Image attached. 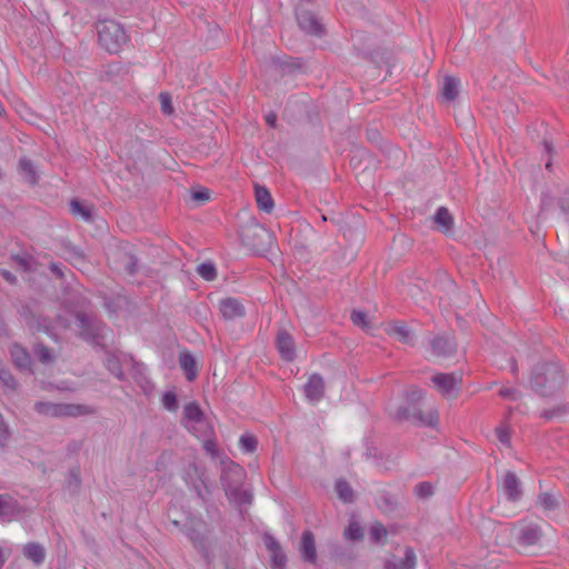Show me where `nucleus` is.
<instances>
[{
	"label": "nucleus",
	"mask_w": 569,
	"mask_h": 569,
	"mask_svg": "<svg viewBox=\"0 0 569 569\" xmlns=\"http://www.w3.org/2000/svg\"><path fill=\"white\" fill-rule=\"evenodd\" d=\"M496 435L502 445H510V433L507 427L499 426L496 428Z\"/></svg>",
	"instance_id": "3c124183"
},
{
	"label": "nucleus",
	"mask_w": 569,
	"mask_h": 569,
	"mask_svg": "<svg viewBox=\"0 0 569 569\" xmlns=\"http://www.w3.org/2000/svg\"><path fill=\"white\" fill-rule=\"evenodd\" d=\"M543 147H545L546 152H547L548 154H551V152H552V146H551V143L545 140V141H543Z\"/></svg>",
	"instance_id": "e2e57ef3"
},
{
	"label": "nucleus",
	"mask_w": 569,
	"mask_h": 569,
	"mask_svg": "<svg viewBox=\"0 0 569 569\" xmlns=\"http://www.w3.org/2000/svg\"><path fill=\"white\" fill-rule=\"evenodd\" d=\"M231 472H227L222 477V487L228 499L237 506H249L252 502V495L243 489L241 485L232 486L229 482V476Z\"/></svg>",
	"instance_id": "9d476101"
},
{
	"label": "nucleus",
	"mask_w": 569,
	"mask_h": 569,
	"mask_svg": "<svg viewBox=\"0 0 569 569\" xmlns=\"http://www.w3.org/2000/svg\"><path fill=\"white\" fill-rule=\"evenodd\" d=\"M198 273L207 281H211L217 277V270L213 263L203 262L197 268Z\"/></svg>",
	"instance_id": "58836bf2"
},
{
	"label": "nucleus",
	"mask_w": 569,
	"mask_h": 569,
	"mask_svg": "<svg viewBox=\"0 0 569 569\" xmlns=\"http://www.w3.org/2000/svg\"><path fill=\"white\" fill-rule=\"evenodd\" d=\"M0 276L10 284L17 283V277L6 269H0Z\"/></svg>",
	"instance_id": "13d9d810"
},
{
	"label": "nucleus",
	"mask_w": 569,
	"mask_h": 569,
	"mask_svg": "<svg viewBox=\"0 0 569 569\" xmlns=\"http://www.w3.org/2000/svg\"><path fill=\"white\" fill-rule=\"evenodd\" d=\"M179 365L184 372L188 381H193L198 376L197 361L194 357L188 352H181L179 356Z\"/></svg>",
	"instance_id": "393cba45"
},
{
	"label": "nucleus",
	"mask_w": 569,
	"mask_h": 569,
	"mask_svg": "<svg viewBox=\"0 0 569 569\" xmlns=\"http://www.w3.org/2000/svg\"><path fill=\"white\" fill-rule=\"evenodd\" d=\"M503 491L509 501H518L522 496V489L519 478L515 472L508 471L503 477Z\"/></svg>",
	"instance_id": "a211bd4d"
},
{
	"label": "nucleus",
	"mask_w": 569,
	"mask_h": 569,
	"mask_svg": "<svg viewBox=\"0 0 569 569\" xmlns=\"http://www.w3.org/2000/svg\"><path fill=\"white\" fill-rule=\"evenodd\" d=\"M557 207L563 214H569V194H565L557 199Z\"/></svg>",
	"instance_id": "864d4df0"
},
{
	"label": "nucleus",
	"mask_w": 569,
	"mask_h": 569,
	"mask_svg": "<svg viewBox=\"0 0 569 569\" xmlns=\"http://www.w3.org/2000/svg\"><path fill=\"white\" fill-rule=\"evenodd\" d=\"M192 199L196 201H207L210 199V192L207 188H199L197 190H192L191 192Z\"/></svg>",
	"instance_id": "603ef678"
},
{
	"label": "nucleus",
	"mask_w": 569,
	"mask_h": 569,
	"mask_svg": "<svg viewBox=\"0 0 569 569\" xmlns=\"http://www.w3.org/2000/svg\"><path fill=\"white\" fill-rule=\"evenodd\" d=\"M538 505L547 511L555 510L558 507V500L557 498L549 493V492H542L538 496Z\"/></svg>",
	"instance_id": "4c0bfd02"
},
{
	"label": "nucleus",
	"mask_w": 569,
	"mask_h": 569,
	"mask_svg": "<svg viewBox=\"0 0 569 569\" xmlns=\"http://www.w3.org/2000/svg\"><path fill=\"white\" fill-rule=\"evenodd\" d=\"M263 543L270 553V568L271 569H286L287 555L281 548L279 541L270 533L263 535Z\"/></svg>",
	"instance_id": "6e6552de"
},
{
	"label": "nucleus",
	"mask_w": 569,
	"mask_h": 569,
	"mask_svg": "<svg viewBox=\"0 0 569 569\" xmlns=\"http://www.w3.org/2000/svg\"><path fill=\"white\" fill-rule=\"evenodd\" d=\"M426 392L418 388V387H413L409 392H408V396L407 398L410 400V401H418L420 399H422L425 397Z\"/></svg>",
	"instance_id": "5fc2aeb1"
},
{
	"label": "nucleus",
	"mask_w": 569,
	"mask_h": 569,
	"mask_svg": "<svg viewBox=\"0 0 569 569\" xmlns=\"http://www.w3.org/2000/svg\"><path fill=\"white\" fill-rule=\"evenodd\" d=\"M299 551L305 562L316 565L318 560L316 539L311 530H305L300 538Z\"/></svg>",
	"instance_id": "ddd939ff"
},
{
	"label": "nucleus",
	"mask_w": 569,
	"mask_h": 569,
	"mask_svg": "<svg viewBox=\"0 0 569 569\" xmlns=\"http://www.w3.org/2000/svg\"><path fill=\"white\" fill-rule=\"evenodd\" d=\"M363 536V529L358 521H351L343 531L345 539L350 541H360Z\"/></svg>",
	"instance_id": "72a5a7b5"
},
{
	"label": "nucleus",
	"mask_w": 569,
	"mask_h": 569,
	"mask_svg": "<svg viewBox=\"0 0 569 569\" xmlns=\"http://www.w3.org/2000/svg\"><path fill=\"white\" fill-rule=\"evenodd\" d=\"M297 21L302 31L315 37H322L326 33L325 26L310 11L303 10L297 13Z\"/></svg>",
	"instance_id": "9b49d317"
},
{
	"label": "nucleus",
	"mask_w": 569,
	"mask_h": 569,
	"mask_svg": "<svg viewBox=\"0 0 569 569\" xmlns=\"http://www.w3.org/2000/svg\"><path fill=\"white\" fill-rule=\"evenodd\" d=\"M456 350L457 343L449 336L437 335L429 342V351L432 357L448 358L455 355Z\"/></svg>",
	"instance_id": "1a4fd4ad"
},
{
	"label": "nucleus",
	"mask_w": 569,
	"mask_h": 569,
	"mask_svg": "<svg viewBox=\"0 0 569 569\" xmlns=\"http://www.w3.org/2000/svg\"><path fill=\"white\" fill-rule=\"evenodd\" d=\"M276 347L286 361H293L296 358V343L293 337L287 330H280L276 338Z\"/></svg>",
	"instance_id": "4468645a"
},
{
	"label": "nucleus",
	"mask_w": 569,
	"mask_h": 569,
	"mask_svg": "<svg viewBox=\"0 0 569 569\" xmlns=\"http://www.w3.org/2000/svg\"><path fill=\"white\" fill-rule=\"evenodd\" d=\"M34 355L42 363H50L54 360V355L50 348L44 346L43 343H37L34 346Z\"/></svg>",
	"instance_id": "e433bc0d"
},
{
	"label": "nucleus",
	"mask_w": 569,
	"mask_h": 569,
	"mask_svg": "<svg viewBox=\"0 0 569 569\" xmlns=\"http://www.w3.org/2000/svg\"><path fill=\"white\" fill-rule=\"evenodd\" d=\"M416 553L411 547L405 549V558L402 560L388 559L385 562V569H415Z\"/></svg>",
	"instance_id": "412c9836"
},
{
	"label": "nucleus",
	"mask_w": 569,
	"mask_h": 569,
	"mask_svg": "<svg viewBox=\"0 0 569 569\" xmlns=\"http://www.w3.org/2000/svg\"><path fill=\"white\" fill-rule=\"evenodd\" d=\"M459 84L460 80L458 78H455L452 76H446L443 78V86L441 90L442 97L447 101H453L458 97Z\"/></svg>",
	"instance_id": "cd10ccee"
},
{
	"label": "nucleus",
	"mask_w": 569,
	"mask_h": 569,
	"mask_svg": "<svg viewBox=\"0 0 569 569\" xmlns=\"http://www.w3.org/2000/svg\"><path fill=\"white\" fill-rule=\"evenodd\" d=\"M231 472L229 476V482L232 483V486L241 485L242 479L244 477V471L239 465H232L226 469H223L220 480L222 481V477L227 473Z\"/></svg>",
	"instance_id": "f704fd0d"
},
{
	"label": "nucleus",
	"mask_w": 569,
	"mask_h": 569,
	"mask_svg": "<svg viewBox=\"0 0 569 569\" xmlns=\"http://www.w3.org/2000/svg\"><path fill=\"white\" fill-rule=\"evenodd\" d=\"M11 259L14 261L17 266H19L23 271L31 270V258L28 256L13 254Z\"/></svg>",
	"instance_id": "8fccbe9b"
},
{
	"label": "nucleus",
	"mask_w": 569,
	"mask_h": 569,
	"mask_svg": "<svg viewBox=\"0 0 569 569\" xmlns=\"http://www.w3.org/2000/svg\"><path fill=\"white\" fill-rule=\"evenodd\" d=\"M19 170L27 178L31 184H37L39 177L34 169L33 162L28 158H21L19 160Z\"/></svg>",
	"instance_id": "c756f323"
},
{
	"label": "nucleus",
	"mask_w": 569,
	"mask_h": 569,
	"mask_svg": "<svg viewBox=\"0 0 569 569\" xmlns=\"http://www.w3.org/2000/svg\"><path fill=\"white\" fill-rule=\"evenodd\" d=\"M0 381L3 383L4 387H7L9 390H16L17 389V380L3 366H0Z\"/></svg>",
	"instance_id": "37998d69"
},
{
	"label": "nucleus",
	"mask_w": 569,
	"mask_h": 569,
	"mask_svg": "<svg viewBox=\"0 0 569 569\" xmlns=\"http://www.w3.org/2000/svg\"><path fill=\"white\" fill-rule=\"evenodd\" d=\"M240 448L244 452H254L258 447V440L253 435H243L239 440Z\"/></svg>",
	"instance_id": "a19ab883"
},
{
	"label": "nucleus",
	"mask_w": 569,
	"mask_h": 569,
	"mask_svg": "<svg viewBox=\"0 0 569 569\" xmlns=\"http://www.w3.org/2000/svg\"><path fill=\"white\" fill-rule=\"evenodd\" d=\"M58 321H59V325L62 326L63 328L69 327L68 322H62V319L59 318Z\"/></svg>",
	"instance_id": "338daca9"
},
{
	"label": "nucleus",
	"mask_w": 569,
	"mask_h": 569,
	"mask_svg": "<svg viewBox=\"0 0 569 569\" xmlns=\"http://www.w3.org/2000/svg\"><path fill=\"white\" fill-rule=\"evenodd\" d=\"M130 261L126 266V270L129 274H134L137 272V259L134 257L129 258Z\"/></svg>",
	"instance_id": "bf43d9fd"
},
{
	"label": "nucleus",
	"mask_w": 569,
	"mask_h": 569,
	"mask_svg": "<svg viewBox=\"0 0 569 569\" xmlns=\"http://www.w3.org/2000/svg\"><path fill=\"white\" fill-rule=\"evenodd\" d=\"M186 537L190 540L193 548L199 551L207 563L212 561V553L209 543L210 529L202 518H190L181 527Z\"/></svg>",
	"instance_id": "7ed1b4c3"
},
{
	"label": "nucleus",
	"mask_w": 569,
	"mask_h": 569,
	"mask_svg": "<svg viewBox=\"0 0 569 569\" xmlns=\"http://www.w3.org/2000/svg\"><path fill=\"white\" fill-rule=\"evenodd\" d=\"M49 269L57 278H59V279L64 278L62 263L52 262V263H50Z\"/></svg>",
	"instance_id": "6e6d98bb"
},
{
	"label": "nucleus",
	"mask_w": 569,
	"mask_h": 569,
	"mask_svg": "<svg viewBox=\"0 0 569 569\" xmlns=\"http://www.w3.org/2000/svg\"><path fill=\"white\" fill-rule=\"evenodd\" d=\"M94 28L98 44L111 54L120 52L129 41V36L123 26L113 19H99Z\"/></svg>",
	"instance_id": "f03ea898"
},
{
	"label": "nucleus",
	"mask_w": 569,
	"mask_h": 569,
	"mask_svg": "<svg viewBox=\"0 0 569 569\" xmlns=\"http://www.w3.org/2000/svg\"><path fill=\"white\" fill-rule=\"evenodd\" d=\"M351 321L355 326L366 328L368 327L367 313L359 310H353L351 313Z\"/></svg>",
	"instance_id": "de8ad7c7"
},
{
	"label": "nucleus",
	"mask_w": 569,
	"mask_h": 569,
	"mask_svg": "<svg viewBox=\"0 0 569 569\" xmlns=\"http://www.w3.org/2000/svg\"><path fill=\"white\" fill-rule=\"evenodd\" d=\"M161 403L168 411H177L179 408L177 395L173 391H166L162 396Z\"/></svg>",
	"instance_id": "79ce46f5"
},
{
	"label": "nucleus",
	"mask_w": 569,
	"mask_h": 569,
	"mask_svg": "<svg viewBox=\"0 0 569 569\" xmlns=\"http://www.w3.org/2000/svg\"><path fill=\"white\" fill-rule=\"evenodd\" d=\"M335 489H336L338 497L343 502H352L353 501V498H355L353 490L350 487L349 482L346 481L345 479L337 480Z\"/></svg>",
	"instance_id": "473e14b6"
},
{
	"label": "nucleus",
	"mask_w": 569,
	"mask_h": 569,
	"mask_svg": "<svg viewBox=\"0 0 569 569\" xmlns=\"http://www.w3.org/2000/svg\"><path fill=\"white\" fill-rule=\"evenodd\" d=\"M389 336L396 337L400 342L409 346L415 345L411 330L402 322H393L387 329Z\"/></svg>",
	"instance_id": "5701e85b"
},
{
	"label": "nucleus",
	"mask_w": 569,
	"mask_h": 569,
	"mask_svg": "<svg viewBox=\"0 0 569 569\" xmlns=\"http://www.w3.org/2000/svg\"><path fill=\"white\" fill-rule=\"evenodd\" d=\"M20 513V506L17 500L7 495H0V519L11 520Z\"/></svg>",
	"instance_id": "4be33fe9"
},
{
	"label": "nucleus",
	"mask_w": 569,
	"mask_h": 569,
	"mask_svg": "<svg viewBox=\"0 0 569 569\" xmlns=\"http://www.w3.org/2000/svg\"><path fill=\"white\" fill-rule=\"evenodd\" d=\"M22 552L27 559L31 560L37 566L44 562L46 550L38 542H29V543L24 545Z\"/></svg>",
	"instance_id": "a878e982"
},
{
	"label": "nucleus",
	"mask_w": 569,
	"mask_h": 569,
	"mask_svg": "<svg viewBox=\"0 0 569 569\" xmlns=\"http://www.w3.org/2000/svg\"><path fill=\"white\" fill-rule=\"evenodd\" d=\"M194 471L198 478L192 482L191 488L196 492L197 497L202 501V503L207 505L212 499L211 486L204 478L203 472H198V468L196 466Z\"/></svg>",
	"instance_id": "6ab92c4d"
},
{
	"label": "nucleus",
	"mask_w": 569,
	"mask_h": 569,
	"mask_svg": "<svg viewBox=\"0 0 569 569\" xmlns=\"http://www.w3.org/2000/svg\"><path fill=\"white\" fill-rule=\"evenodd\" d=\"M557 204V200L549 193H545L541 198L539 216L547 214Z\"/></svg>",
	"instance_id": "a18cd8bd"
},
{
	"label": "nucleus",
	"mask_w": 569,
	"mask_h": 569,
	"mask_svg": "<svg viewBox=\"0 0 569 569\" xmlns=\"http://www.w3.org/2000/svg\"><path fill=\"white\" fill-rule=\"evenodd\" d=\"M397 506H398L397 499L387 491L381 492L377 499V507L383 513H389V512L395 511L397 509Z\"/></svg>",
	"instance_id": "2f4dec72"
},
{
	"label": "nucleus",
	"mask_w": 569,
	"mask_h": 569,
	"mask_svg": "<svg viewBox=\"0 0 569 569\" xmlns=\"http://www.w3.org/2000/svg\"><path fill=\"white\" fill-rule=\"evenodd\" d=\"M542 537L541 527L537 523L522 525L517 535V542L521 547H531L537 545Z\"/></svg>",
	"instance_id": "f8f14e48"
},
{
	"label": "nucleus",
	"mask_w": 569,
	"mask_h": 569,
	"mask_svg": "<svg viewBox=\"0 0 569 569\" xmlns=\"http://www.w3.org/2000/svg\"><path fill=\"white\" fill-rule=\"evenodd\" d=\"M159 101H160L161 111L163 114L170 116L173 113L174 109L172 106V99H171L170 93L161 92L159 94Z\"/></svg>",
	"instance_id": "c03bdc74"
},
{
	"label": "nucleus",
	"mask_w": 569,
	"mask_h": 569,
	"mask_svg": "<svg viewBox=\"0 0 569 569\" xmlns=\"http://www.w3.org/2000/svg\"><path fill=\"white\" fill-rule=\"evenodd\" d=\"M435 222L442 228L443 232L450 231L453 226L452 216L446 207H440L437 209L435 214Z\"/></svg>",
	"instance_id": "7c9ffc66"
},
{
	"label": "nucleus",
	"mask_w": 569,
	"mask_h": 569,
	"mask_svg": "<svg viewBox=\"0 0 569 569\" xmlns=\"http://www.w3.org/2000/svg\"><path fill=\"white\" fill-rule=\"evenodd\" d=\"M74 317L78 326V336L94 346H102L104 331L107 330L106 323L96 315L83 311H77Z\"/></svg>",
	"instance_id": "20e7f679"
},
{
	"label": "nucleus",
	"mask_w": 569,
	"mask_h": 569,
	"mask_svg": "<svg viewBox=\"0 0 569 569\" xmlns=\"http://www.w3.org/2000/svg\"><path fill=\"white\" fill-rule=\"evenodd\" d=\"M220 312L226 320H234L246 315L243 305L236 298H226L220 301Z\"/></svg>",
	"instance_id": "f3484780"
},
{
	"label": "nucleus",
	"mask_w": 569,
	"mask_h": 569,
	"mask_svg": "<svg viewBox=\"0 0 569 569\" xmlns=\"http://www.w3.org/2000/svg\"><path fill=\"white\" fill-rule=\"evenodd\" d=\"M499 395L502 398L510 399V400H518L521 397V392L517 388L512 387H503L499 390Z\"/></svg>",
	"instance_id": "09e8293b"
},
{
	"label": "nucleus",
	"mask_w": 569,
	"mask_h": 569,
	"mask_svg": "<svg viewBox=\"0 0 569 569\" xmlns=\"http://www.w3.org/2000/svg\"><path fill=\"white\" fill-rule=\"evenodd\" d=\"M266 122L271 128H276L277 126V114L274 112H270L266 116Z\"/></svg>",
	"instance_id": "680f3d73"
},
{
	"label": "nucleus",
	"mask_w": 569,
	"mask_h": 569,
	"mask_svg": "<svg viewBox=\"0 0 569 569\" xmlns=\"http://www.w3.org/2000/svg\"><path fill=\"white\" fill-rule=\"evenodd\" d=\"M397 416L400 420H413L416 423L426 427H437L439 423V413L435 408L423 412L419 409H415L412 412L408 408H399Z\"/></svg>",
	"instance_id": "0eeeda50"
},
{
	"label": "nucleus",
	"mask_w": 569,
	"mask_h": 569,
	"mask_svg": "<svg viewBox=\"0 0 569 569\" xmlns=\"http://www.w3.org/2000/svg\"><path fill=\"white\" fill-rule=\"evenodd\" d=\"M4 562H6V558H4L2 549L0 548V569L3 567Z\"/></svg>",
	"instance_id": "69168bd1"
},
{
	"label": "nucleus",
	"mask_w": 569,
	"mask_h": 569,
	"mask_svg": "<svg viewBox=\"0 0 569 569\" xmlns=\"http://www.w3.org/2000/svg\"><path fill=\"white\" fill-rule=\"evenodd\" d=\"M10 356L13 365L21 370H29L31 366V357L27 349L19 343H12L10 346Z\"/></svg>",
	"instance_id": "aec40b11"
},
{
	"label": "nucleus",
	"mask_w": 569,
	"mask_h": 569,
	"mask_svg": "<svg viewBox=\"0 0 569 569\" xmlns=\"http://www.w3.org/2000/svg\"><path fill=\"white\" fill-rule=\"evenodd\" d=\"M34 411L41 416L53 418L89 416L96 412L92 407L86 405L54 403L49 401L36 402Z\"/></svg>",
	"instance_id": "39448f33"
},
{
	"label": "nucleus",
	"mask_w": 569,
	"mask_h": 569,
	"mask_svg": "<svg viewBox=\"0 0 569 569\" xmlns=\"http://www.w3.org/2000/svg\"><path fill=\"white\" fill-rule=\"evenodd\" d=\"M70 211L73 216H80L84 221L92 220V206L86 204L78 199L70 201Z\"/></svg>",
	"instance_id": "c85d7f7f"
},
{
	"label": "nucleus",
	"mask_w": 569,
	"mask_h": 569,
	"mask_svg": "<svg viewBox=\"0 0 569 569\" xmlns=\"http://www.w3.org/2000/svg\"><path fill=\"white\" fill-rule=\"evenodd\" d=\"M388 535V531L386 527L381 522H375L369 530V539L371 543L377 545L379 543L383 538H386Z\"/></svg>",
	"instance_id": "c9c22d12"
},
{
	"label": "nucleus",
	"mask_w": 569,
	"mask_h": 569,
	"mask_svg": "<svg viewBox=\"0 0 569 569\" xmlns=\"http://www.w3.org/2000/svg\"><path fill=\"white\" fill-rule=\"evenodd\" d=\"M511 371L513 375H518V365L515 359H511Z\"/></svg>",
	"instance_id": "0e129e2a"
},
{
	"label": "nucleus",
	"mask_w": 569,
	"mask_h": 569,
	"mask_svg": "<svg viewBox=\"0 0 569 569\" xmlns=\"http://www.w3.org/2000/svg\"><path fill=\"white\" fill-rule=\"evenodd\" d=\"M70 478H71V482L74 483V487L79 488V486L81 483V479H80L79 470L78 469H74V470L70 471Z\"/></svg>",
	"instance_id": "052dcab7"
},
{
	"label": "nucleus",
	"mask_w": 569,
	"mask_h": 569,
	"mask_svg": "<svg viewBox=\"0 0 569 569\" xmlns=\"http://www.w3.org/2000/svg\"><path fill=\"white\" fill-rule=\"evenodd\" d=\"M551 166H552V163H551V159L549 158V159H548V161L546 162V168H547L548 170H550V169H551Z\"/></svg>",
	"instance_id": "774afa93"
},
{
	"label": "nucleus",
	"mask_w": 569,
	"mask_h": 569,
	"mask_svg": "<svg viewBox=\"0 0 569 569\" xmlns=\"http://www.w3.org/2000/svg\"><path fill=\"white\" fill-rule=\"evenodd\" d=\"M305 395L308 400L317 402L325 396V381L319 373H313L309 377L305 385Z\"/></svg>",
	"instance_id": "dca6fc26"
},
{
	"label": "nucleus",
	"mask_w": 569,
	"mask_h": 569,
	"mask_svg": "<svg viewBox=\"0 0 569 569\" xmlns=\"http://www.w3.org/2000/svg\"><path fill=\"white\" fill-rule=\"evenodd\" d=\"M413 492L419 499H427L433 495V486L431 482L422 481L416 485Z\"/></svg>",
	"instance_id": "ea45409f"
},
{
	"label": "nucleus",
	"mask_w": 569,
	"mask_h": 569,
	"mask_svg": "<svg viewBox=\"0 0 569 569\" xmlns=\"http://www.w3.org/2000/svg\"><path fill=\"white\" fill-rule=\"evenodd\" d=\"M431 381L442 396H450L458 383L461 382V376L456 373H437L431 378Z\"/></svg>",
	"instance_id": "2eb2a0df"
},
{
	"label": "nucleus",
	"mask_w": 569,
	"mask_h": 569,
	"mask_svg": "<svg viewBox=\"0 0 569 569\" xmlns=\"http://www.w3.org/2000/svg\"><path fill=\"white\" fill-rule=\"evenodd\" d=\"M254 196L257 206L266 213H270L274 208V202L270 191L264 186H254Z\"/></svg>",
	"instance_id": "b1692460"
},
{
	"label": "nucleus",
	"mask_w": 569,
	"mask_h": 569,
	"mask_svg": "<svg viewBox=\"0 0 569 569\" xmlns=\"http://www.w3.org/2000/svg\"><path fill=\"white\" fill-rule=\"evenodd\" d=\"M104 367L118 380H120V381L126 380V375L122 370L121 361L116 353H113L111 351H106Z\"/></svg>",
	"instance_id": "bb28decb"
},
{
	"label": "nucleus",
	"mask_w": 569,
	"mask_h": 569,
	"mask_svg": "<svg viewBox=\"0 0 569 569\" xmlns=\"http://www.w3.org/2000/svg\"><path fill=\"white\" fill-rule=\"evenodd\" d=\"M204 438V450L211 455H216L217 453V443L214 440L210 439L209 437H203Z\"/></svg>",
	"instance_id": "4d7b16f0"
},
{
	"label": "nucleus",
	"mask_w": 569,
	"mask_h": 569,
	"mask_svg": "<svg viewBox=\"0 0 569 569\" xmlns=\"http://www.w3.org/2000/svg\"><path fill=\"white\" fill-rule=\"evenodd\" d=\"M567 381V375L558 362H539L530 375L531 389L541 397H555L560 393Z\"/></svg>",
	"instance_id": "f257e3e1"
},
{
	"label": "nucleus",
	"mask_w": 569,
	"mask_h": 569,
	"mask_svg": "<svg viewBox=\"0 0 569 569\" xmlns=\"http://www.w3.org/2000/svg\"><path fill=\"white\" fill-rule=\"evenodd\" d=\"M183 419L191 426L186 427L196 435V437H210L213 433L212 427L207 422L204 413L200 406L196 402H189L183 408Z\"/></svg>",
	"instance_id": "423d86ee"
},
{
	"label": "nucleus",
	"mask_w": 569,
	"mask_h": 569,
	"mask_svg": "<svg viewBox=\"0 0 569 569\" xmlns=\"http://www.w3.org/2000/svg\"><path fill=\"white\" fill-rule=\"evenodd\" d=\"M10 430L6 423L2 415L0 413V448H4L10 439Z\"/></svg>",
	"instance_id": "49530a36"
}]
</instances>
